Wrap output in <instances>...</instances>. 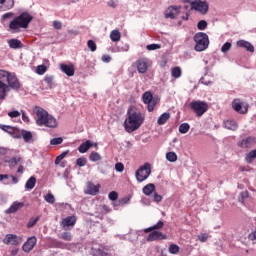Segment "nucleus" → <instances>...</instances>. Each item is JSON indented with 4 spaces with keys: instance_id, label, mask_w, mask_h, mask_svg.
Listing matches in <instances>:
<instances>
[{
    "instance_id": "obj_1",
    "label": "nucleus",
    "mask_w": 256,
    "mask_h": 256,
    "mask_svg": "<svg viewBox=\"0 0 256 256\" xmlns=\"http://www.w3.org/2000/svg\"><path fill=\"white\" fill-rule=\"evenodd\" d=\"M127 118L124 121V128L127 133H133V131H137L141 125H143V121H145V117L141 113V110L136 107H130L127 112Z\"/></svg>"
},
{
    "instance_id": "obj_2",
    "label": "nucleus",
    "mask_w": 256,
    "mask_h": 256,
    "mask_svg": "<svg viewBox=\"0 0 256 256\" xmlns=\"http://www.w3.org/2000/svg\"><path fill=\"white\" fill-rule=\"evenodd\" d=\"M34 113L36 114V125L39 127H49L50 129H55L57 127V119L53 117L45 109L36 106L34 108Z\"/></svg>"
},
{
    "instance_id": "obj_3",
    "label": "nucleus",
    "mask_w": 256,
    "mask_h": 256,
    "mask_svg": "<svg viewBox=\"0 0 256 256\" xmlns=\"http://www.w3.org/2000/svg\"><path fill=\"white\" fill-rule=\"evenodd\" d=\"M31 21H33V16L29 12H23L10 22L9 29L12 33H19L21 29H27Z\"/></svg>"
},
{
    "instance_id": "obj_4",
    "label": "nucleus",
    "mask_w": 256,
    "mask_h": 256,
    "mask_svg": "<svg viewBox=\"0 0 256 256\" xmlns=\"http://www.w3.org/2000/svg\"><path fill=\"white\" fill-rule=\"evenodd\" d=\"M194 41L196 43L194 49L199 53H201V51H205L209 47V36L205 32L196 33L194 35Z\"/></svg>"
},
{
    "instance_id": "obj_5",
    "label": "nucleus",
    "mask_w": 256,
    "mask_h": 256,
    "mask_svg": "<svg viewBox=\"0 0 256 256\" xmlns=\"http://www.w3.org/2000/svg\"><path fill=\"white\" fill-rule=\"evenodd\" d=\"M11 72L0 70V99H5L7 93H9V86H7V81Z\"/></svg>"
},
{
    "instance_id": "obj_6",
    "label": "nucleus",
    "mask_w": 256,
    "mask_h": 256,
    "mask_svg": "<svg viewBox=\"0 0 256 256\" xmlns=\"http://www.w3.org/2000/svg\"><path fill=\"white\" fill-rule=\"evenodd\" d=\"M190 108L192 109V111H194L197 117H203V115L207 113L209 105L201 100H193L190 103Z\"/></svg>"
},
{
    "instance_id": "obj_7",
    "label": "nucleus",
    "mask_w": 256,
    "mask_h": 256,
    "mask_svg": "<svg viewBox=\"0 0 256 256\" xmlns=\"http://www.w3.org/2000/svg\"><path fill=\"white\" fill-rule=\"evenodd\" d=\"M149 175H151V164L149 163H145L135 173L138 183H143V181L149 179Z\"/></svg>"
},
{
    "instance_id": "obj_8",
    "label": "nucleus",
    "mask_w": 256,
    "mask_h": 256,
    "mask_svg": "<svg viewBox=\"0 0 256 256\" xmlns=\"http://www.w3.org/2000/svg\"><path fill=\"white\" fill-rule=\"evenodd\" d=\"M186 3H190L191 9H194V11H198L202 15H205L207 11H209V3L207 1L203 0H185Z\"/></svg>"
},
{
    "instance_id": "obj_9",
    "label": "nucleus",
    "mask_w": 256,
    "mask_h": 256,
    "mask_svg": "<svg viewBox=\"0 0 256 256\" xmlns=\"http://www.w3.org/2000/svg\"><path fill=\"white\" fill-rule=\"evenodd\" d=\"M3 243L5 245H13V246L21 245V243H23V238L15 234H7L3 239Z\"/></svg>"
},
{
    "instance_id": "obj_10",
    "label": "nucleus",
    "mask_w": 256,
    "mask_h": 256,
    "mask_svg": "<svg viewBox=\"0 0 256 256\" xmlns=\"http://www.w3.org/2000/svg\"><path fill=\"white\" fill-rule=\"evenodd\" d=\"M7 87L9 89H13L14 91H19L21 89V83L19 82V79L15 75V73H10L7 80Z\"/></svg>"
},
{
    "instance_id": "obj_11",
    "label": "nucleus",
    "mask_w": 256,
    "mask_h": 256,
    "mask_svg": "<svg viewBox=\"0 0 256 256\" xmlns=\"http://www.w3.org/2000/svg\"><path fill=\"white\" fill-rule=\"evenodd\" d=\"M150 63L151 61L147 58L138 59L135 63L138 73L145 74V72L149 69Z\"/></svg>"
},
{
    "instance_id": "obj_12",
    "label": "nucleus",
    "mask_w": 256,
    "mask_h": 256,
    "mask_svg": "<svg viewBox=\"0 0 256 256\" xmlns=\"http://www.w3.org/2000/svg\"><path fill=\"white\" fill-rule=\"evenodd\" d=\"M143 101L145 105H147L149 112L153 111L155 109V105H157V102L153 100V94L151 92H145L143 94Z\"/></svg>"
},
{
    "instance_id": "obj_13",
    "label": "nucleus",
    "mask_w": 256,
    "mask_h": 256,
    "mask_svg": "<svg viewBox=\"0 0 256 256\" xmlns=\"http://www.w3.org/2000/svg\"><path fill=\"white\" fill-rule=\"evenodd\" d=\"M35 245H37V237H29L27 241L23 244L22 251H24V253H31V251L35 249Z\"/></svg>"
},
{
    "instance_id": "obj_14",
    "label": "nucleus",
    "mask_w": 256,
    "mask_h": 256,
    "mask_svg": "<svg viewBox=\"0 0 256 256\" xmlns=\"http://www.w3.org/2000/svg\"><path fill=\"white\" fill-rule=\"evenodd\" d=\"M232 109L241 115H245L248 111L247 105H243L240 99H234L232 102Z\"/></svg>"
},
{
    "instance_id": "obj_15",
    "label": "nucleus",
    "mask_w": 256,
    "mask_h": 256,
    "mask_svg": "<svg viewBox=\"0 0 256 256\" xmlns=\"http://www.w3.org/2000/svg\"><path fill=\"white\" fill-rule=\"evenodd\" d=\"M181 13V6H170L165 12L166 19H176Z\"/></svg>"
},
{
    "instance_id": "obj_16",
    "label": "nucleus",
    "mask_w": 256,
    "mask_h": 256,
    "mask_svg": "<svg viewBox=\"0 0 256 256\" xmlns=\"http://www.w3.org/2000/svg\"><path fill=\"white\" fill-rule=\"evenodd\" d=\"M76 223H77V216H67L62 220L61 227L67 230L69 229V227H74Z\"/></svg>"
},
{
    "instance_id": "obj_17",
    "label": "nucleus",
    "mask_w": 256,
    "mask_h": 256,
    "mask_svg": "<svg viewBox=\"0 0 256 256\" xmlns=\"http://www.w3.org/2000/svg\"><path fill=\"white\" fill-rule=\"evenodd\" d=\"M25 207V203L15 201L11 204V206L5 210L6 215H11V213H17L19 209H23Z\"/></svg>"
},
{
    "instance_id": "obj_18",
    "label": "nucleus",
    "mask_w": 256,
    "mask_h": 256,
    "mask_svg": "<svg viewBox=\"0 0 256 256\" xmlns=\"http://www.w3.org/2000/svg\"><path fill=\"white\" fill-rule=\"evenodd\" d=\"M163 239H167V235L161 231H153L147 237V241H161Z\"/></svg>"
},
{
    "instance_id": "obj_19",
    "label": "nucleus",
    "mask_w": 256,
    "mask_h": 256,
    "mask_svg": "<svg viewBox=\"0 0 256 256\" xmlns=\"http://www.w3.org/2000/svg\"><path fill=\"white\" fill-rule=\"evenodd\" d=\"M60 70L68 77H73V75H75V66H73V64H60Z\"/></svg>"
},
{
    "instance_id": "obj_20",
    "label": "nucleus",
    "mask_w": 256,
    "mask_h": 256,
    "mask_svg": "<svg viewBox=\"0 0 256 256\" xmlns=\"http://www.w3.org/2000/svg\"><path fill=\"white\" fill-rule=\"evenodd\" d=\"M256 143V138L255 137H248L241 142L238 143L239 147H242L243 149H249L253 147Z\"/></svg>"
},
{
    "instance_id": "obj_21",
    "label": "nucleus",
    "mask_w": 256,
    "mask_h": 256,
    "mask_svg": "<svg viewBox=\"0 0 256 256\" xmlns=\"http://www.w3.org/2000/svg\"><path fill=\"white\" fill-rule=\"evenodd\" d=\"M15 6V0H0V11H8Z\"/></svg>"
},
{
    "instance_id": "obj_22",
    "label": "nucleus",
    "mask_w": 256,
    "mask_h": 256,
    "mask_svg": "<svg viewBox=\"0 0 256 256\" xmlns=\"http://www.w3.org/2000/svg\"><path fill=\"white\" fill-rule=\"evenodd\" d=\"M237 46L241 47L242 49L248 50L250 53H255V47L251 42L245 41V40H240L237 42Z\"/></svg>"
},
{
    "instance_id": "obj_23",
    "label": "nucleus",
    "mask_w": 256,
    "mask_h": 256,
    "mask_svg": "<svg viewBox=\"0 0 256 256\" xmlns=\"http://www.w3.org/2000/svg\"><path fill=\"white\" fill-rule=\"evenodd\" d=\"M4 161H5V163H8L10 169H13V167H16V165L18 163H21V157L16 156V157L11 158L9 156H5Z\"/></svg>"
},
{
    "instance_id": "obj_24",
    "label": "nucleus",
    "mask_w": 256,
    "mask_h": 256,
    "mask_svg": "<svg viewBox=\"0 0 256 256\" xmlns=\"http://www.w3.org/2000/svg\"><path fill=\"white\" fill-rule=\"evenodd\" d=\"M86 193H87V195H97L99 193V186H97L91 182H88Z\"/></svg>"
},
{
    "instance_id": "obj_25",
    "label": "nucleus",
    "mask_w": 256,
    "mask_h": 256,
    "mask_svg": "<svg viewBox=\"0 0 256 256\" xmlns=\"http://www.w3.org/2000/svg\"><path fill=\"white\" fill-rule=\"evenodd\" d=\"M224 127L225 129H229L230 131H237V129L239 128V125L235 120H225Z\"/></svg>"
},
{
    "instance_id": "obj_26",
    "label": "nucleus",
    "mask_w": 256,
    "mask_h": 256,
    "mask_svg": "<svg viewBox=\"0 0 256 256\" xmlns=\"http://www.w3.org/2000/svg\"><path fill=\"white\" fill-rule=\"evenodd\" d=\"M142 193L149 197L151 194L155 193V184L150 183L143 187Z\"/></svg>"
},
{
    "instance_id": "obj_27",
    "label": "nucleus",
    "mask_w": 256,
    "mask_h": 256,
    "mask_svg": "<svg viewBox=\"0 0 256 256\" xmlns=\"http://www.w3.org/2000/svg\"><path fill=\"white\" fill-rule=\"evenodd\" d=\"M92 146L93 144L89 140H87L78 147V151L79 153H87Z\"/></svg>"
},
{
    "instance_id": "obj_28",
    "label": "nucleus",
    "mask_w": 256,
    "mask_h": 256,
    "mask_svg": "<svg viewBox=\"0 0 256 256\" xmlns=\"http://www.w3.org/2000/svg\"><path fill=\"white\" fill-rule=\"evenodd\" d=\"M171 118V114L169 112H164L162 115L159 116L157 123L158 125H165L167 121Z\"/></svg>"
},
{
    "instance_id": "obj_29",
    "label": "nucleus",
    "mask_w": 256,
    "mask_h": 256,
    "mask_svg": "<svg viewBox=\"0 0 256 256\" xmlns=\"http://www.w3.org/2000/svg\"><path fill=\"white\" fill-rule=\"evenodd\" d=\"M8 45L10 49H21V47H23V43H21V41L17 39H10L8 41Z\"/></svg>"
},
{
    "instance_id": "obj_30",
    "label": "nucleus",
    "mask_w": 256,
    "mask_h": 256,
    "mask_svg": "<svg viewBox=\"0 0 256 256\" xmlns=\"http://www.w3.org/2000/svg\"><path fill=\"white\" fill-rule=\"evenodd\" d=\"M110 39L113 43L121 41V32H119V30H112L110 33Z\"/></svg>"
},
{
    "instance_id": "obj_31",
    "label": "nucleus",
    "mask_w": 256,
    "mask_h": 256,
    "mask_svg": "<svg viewBox=\"0 0 256 256\" xmlns=\"http://www.w3.org/2000/svg\"><path fill=\"white\" fill-rule=\"evenodd\" d=\"M21 135L25 143H31V140L33 139V134L31 131L22 130Z\"/></svg>"
},
{
    "instance_id": "obj_32",
    "label": "nucleus",
    "mask_w": 256,
    "mask_h": 256,
    "mask_svg": "<svg viewBox=\"0 0 256 256\" xmlns=\"http://www.w3.org/2000/svg\"><path fill=\"white\" fill-rule=\"evenodd\" d=\"M37 183V179L34 177V176H32V177H30L28 180H27V182H26V184H25V187H26V189H28L29 191H31V189H34L35 188V184Z\"/></svg>"
},
{
    "instance_id": "obj_33",
    "label": "nucleus",
    "mask_w": 256,
    "mask_h": 256,
    "mask_svg": "<svg viewBox=\"0 0 256 256\" xmlns=\"http://www.w3.org/2000/svg\"><path fill=\"white\" fill-rule=\"evenodd\" d=\"M171 75L174 77V79H179V77L182 75L181 67L176 66L171 68Z\"/></svg>"
},
{
    "instance_id": "obj_34",
    "label": "nucleus",
    "mask_w": 256,
    "mask_h": 256,
    "mask_svg": "<svg viewBox=\"0 0 256 256\" xmlns=\"http://www.w3.org/2000/svg\"><path fill=\"white\" fill-rule=\"evenodd\" d=\"M189 129H191V126L189 125V123H182L179 126V133H181L182 135H185V133H189Z\"/></svg>"
},
{
    "instance_id": "obj_35",
    "label": "nucleus",
    "mask_w": 256,
    "mask_h": 256,
    "mask_svg": "<svg viewBox=\"0 0 256 256\" xmlns=\"http://www.w3.org/2000/svg\"><path fill=\"white\" fill-rule=\"evenodd\" d=\"M162 227H163V221L160 220L157 222V224L153 225L152 227L146 228L144 230V233H149L155 229H162Z\"/></svg>"
},
{
    "instance_id": "obj_36",
    "label": "nucleus",
    "mask_w": 256,
    "mask_h": 256,
    "mask_svg": "<svg viewBox=\"0 0 256 256\" xmlns=\"http://www.w3.org/2000/svg\"><path fill=\"white\" fill-rule=\"evenodd\" d=\"M254 159H256V150L250 151L245 158L247 163H253Z\"/></svg>"
},
{
    "instance_id": "obj_37",
    "label": "nucleus",
    "mask_w": 256,
    "mask_h": 256,
    "mask_svg": "<svg viewBox=\"0 0 256 256\" xmlns=\"http://www.w3.org/2000/svg\"><path fill=\"white\" fill-rule=\"evenodd\" d=\"M166 159L170 163H175V161H177V153H175V152L166 153Z\"/></svg>"
},
{
    "instance_id": "obj_38",
    "label": "nucleus",
    "mask_w": 256,
    "mask_h": 256,
    "mask_svg": "<svg viewBox=\"0 0 256 256\" xmlns=\"http://www.w3.org/2000/svg\"><path fill=\"white\" fill-rule=\"evenodd\" d=\"M92 255L93 256H107V252L101 248L98 249H93L92 250Z\"/></svg>"
},
{
    "instance_id": "obj_39",
    "label": "nucleus",
    "mask_w": 256,
    "mask_h": 256,
    "mask_svg": "<svg viewBox=\"0 0 256 256\" xmlns=\"http://www.w3.org/2000/svg\"><path fill=\"white\" fill-rule=\"evenodd\" d=\"M90 161L96 163V161H101V154L97 152H92L89 156Z\"/></svg>"
},
{
    "instance_id": "obj_40",
    "label": "nucleus",
    "mask_w": 256,
    "mask_h": 256,
    "mask_svg": "<svg viewBox=\"0 0 256 256\" xmlns=\"http://www.w3.org/2000/svg\"><path fill=\"white\" fill-rule=\"evenodd\" d=\"M0 129H2V131H5L6 133H9L10 135H13V133H15L13 127L8 125L0 124Z\"/></svg>"
},
{
    "instance_id": "obj_41",
    "label": "nucleus",
    "mask_w": 256,
    "mask_h": 256,
    "mask_svg": "<svg viewBox=\"0 0 256 256\" xmlns=\"http://www.w3.org/2000/svg\"><path fill=\"white\" fill-rule=\"evenodd\" d=\"M69 155V150L62 152L55 160V164L59 165V161H63Z\"/></svg>"
},
{
    "instance_id": "obj_42",
    "label": "nucleus",
    "mask_w": 256,
    "mask_h": 256,
    "mask_svg": "<svg viewBox=\"0 0 256 256\" xmlns=\"http://www.w3.org/2000/svg\"><path fill=\"white\" fill-rule=\"evenodd\" d=\"M44 199L50 205H53V203H55V196L53 194H51V193L46 194L44 196Z\"/></svg>"
},
{
    "instance_id": "obj_43",
    "label": "nucleus",
    "mask_w": 256,
    "mask_h": 256,
    "mask_svg": "<svg viewBox=\"0 0 256 256\" xmlns=\"http://www.w3.org/2000/svg\"><path fill=\"white\" fill-rule=\"evenodd\" d=\"M168 250L171 255H177V253H179V247L176 244H171Z\"/></svg>"
},
{
    "instance_id": "obj_44",
    "label": "nucleus",
    "mask_w": 256,
    "mask_h": 256,
    "mask_svg": "<svg viewBox=\"0 0 256 256\" xmlns=\"http://www.w3.org/2000/svg\"><path fill=\"white\" fill-rule=\"evenodd\" d=\"M47 72V66L45 65H39L36 68V73L38 75H45V73Z\"/></svg>"
},
{
    "instance_id": "obj_45",
    "label": "nucleus",
    "mask_w": 256,
    "mask_h": 256,
    "mask_svg": "<svg viewBox=\"0 0 256 256\" xmlns=\"http://www.w3.org/2000/svg\"><path fill=\"white\" fill-rule=\"evenodd\" d=\"M60 239H63L64 241H72L73 235H71V232H64L61 234Z\"/></svg>"
},
{
    "instance_id": "obj_46",
    "label": "nucleus",
    "mask_w": 256,
    "mask_h": 256,
    "mask_svg": "<svg viewBox=\"0 0 256 256\" xmlns=\"http://www.w3.org/2000/svg\"><path fill=\"white\" fill-rule=\"evenodd\" d=\"M78 167H85L87 165V158L80 157L76 160Z\"/></svg>"
},
{
    "instance_id": "obj_47",
    "label": "nucleus",
    "mask_w": 256,
    "mask_h": 256,
    "mask_svg": "<svg viewBox=\"0 0 256 256\" xmlns=\"http://www.w3.org/2000/svg\"><path fill=\"white\" fill-rule=\"evenodd\" d=\"M199 31H205L207 29V21L200 20L197 24Z\"/></svg>"
},
{
    "instance_id": "obj_48",
    "label": "nucleus",
    "mask_w": 256,
    "mask_h": 256,
    "mask_svg": "<svg viewBox=\"0 0 256 256\" xmlns=\"http://www.w3.org/2000/svg\"><path fill=\"white\" fill-rule=\"evenodd\" d=\"M87 45H88V48L90 49V51H92V52L97 51V44L95 43V41L88 40Z\"/></svg>"
},
{
    "instance_id": "obj_49",
    "label": "nucleus",
    "mask_w": 256,
    "mask_h": 256,
    "mask_svg": "<svg viewBox=\"0 0 256 256\" xmlns=\"http://www.w3.org/2000/svg\"><path fill=\"white\" fill-rule=\"evenodd\" d=\"M247 197H249V192L248 191L241 192L240 196L238 198L239 203H245V199H247Z\"/></svg>"
},
{
    "instance_id": "obj_50",
    "label": "nucleus",
    "mask_w": 256,
    "mask_h": 256,
    "mask_svg": "<svg viewBox=\"0 0 256 256\" xmlns=\"http://www.w3.org/2000/svg\"><path fill=\"white\" fill-rule=\"evenodd\" d=\"M108 199H110V201H117L119 194L116 191H112L108 194Z\"/></svg>"
},
{
    "instance_id": "obj_51",
    "label": "nucleus",
    "mask_w": 256,
    "mask_h": 256,
    "mask_svg": "<svg viewBox=\"0 0 256 256\" xmlns=\"http://www.w3.org/2000/svg\"><path fill=\"white\" fill-rule=\"evenodd\" d=\"M115 171H117L118 173H123V171H125V165H123V163L121 162L116 163Z\"/></svg>"
},
{
    "instance_id": "obj_52",
    "label": "nucleus",
    "mask_w": 256,
    "mask_h": 256,
    "mask_svg": "<svg viewBox=\"0 0 256 256\" xmlns=\"http://www.w3.org/2000/svg\"><path fill=\"white\" fill-rule=\"evenodd\" d=\"M63 143V138L56 137L50 140V145H61Z\"/></svg>"
},
{
    "instance_id": "obj_53",
    "label": "nucleus",
    "mask_w": 256,
    "mask_h": 256,
    "mask_svg": "<svg viewBox=\"0 0 256 256\" xmlns=\"http://www.w3.org/2000/svg\"><path fill=\"white\" fill-rule=\"evenodd\" d=\"M39 221V216L36 218H31L27 224L28 229H31V227L37 225V222Z\"/></svg>"
},
{
    "instance_id": "obj_54",
    "label": "nucleus",
    "mask_w": 256,
    "mask_h": 256,
    "mask_svg": "<svg viewBox=\"0 0 256 256\" xmlns=\"http://www.w3.org/2000/svg\"><path fill=\"white\" fill-rule=\"evenodd\" d=\"M148 51H157V49H161V45L159 44H149L146 46Z\"/></svg>"
},
{
    "instance_id": "obj_55",
    "label": "nucleus",
    "mask_w": 256,
    "mask_h": 256,
    "mask_svg": "<svg viewBox=\"0 0 256 256\" xmlns=\"http://www.w3.org/2000/svg\"><path fill=\"white\" fill-rule=\"evenodd\" d=\"M230 49H231V42H226L221 47V52L222 53H227V51H229Z\"/></svg>"
},
{
    "instance_id": "obj_56",
    "label": "nucleus",
    "mask_w": 256,
    "mask_h": 256,
    "mask_svg": "<svg viewBox=\"0 0 256 256\" xmlns=\"http://www.w3.org/2000/svg\"><path fill=\"white\" fill-rule=\"evenodd\" d=\"M8 116H10L12 119H15L17 117H21V112L14 110L8 113Z\"/></svg>"
},
{
    "instance_id": "obj_57",
    "label": "nucleus",
    "mask_w": 256,
    "mask_h": 256,
    "mask_svg": "<svg viewBox=\"0 0 256 256\" xmlns=\"http://www.w3.org/2000/svg\"><path fill=\"white\" fill-rule=\"evenodd\" d=\"M199 241H201V243H205V241H207L209 239V235H207L206 233H202L198 236Z\"/></svg>"
},
{
    "instance_id": "obj_58",
    "label": "nucleus",
    "mask_w": 256,
    "mask_h": 256,
    "mask_svg": "<svg viewBox=\"0 0 256 256\" xmlns=\"http://www.w3.org/2000/svg\"><path fill=\"white\" fill-rule=\"evenodd\" d=\"M15 14L13 12H7L5 13L3 16H2V21H7V19H12V17L14 16Z\"/></svg>"
},
{
    "instance_id": "obj_59",
    "label": "nucleus",
    "mask_w": 256,
    "mask_h": 256,
    "mask_svg": "<svg viewBox=\"0 0 256 256\" xmlns=\"http://www.w3.org/2000/svg\"><path fill=\"white\" fill-rule=\"evenodd\" d=\"M139 238V234H137V233H135V232H131L130 234H129V240L130 241H137V239Z\"/></svg>"
},
{
    "instance_id": "obj_60",
    "label": "nucleus",
    "mask_w": 256,
    "mask_h": 256,
    "mask_svg": "<svg viewBox=\"0 0 256 256\" xmlns=\"http://www.w3.org/2000/svg\"><path fill=\"white\" fill-rule=\"evenodd\" d=\"M153 198L156 203H161V201H163V196L157 194L156 192L154 193Z\"/></svg>"
},
{
    "instance_id": "obj_61",
    "label": "nucleus",
    "mask_w": 256,
    "mask_h": 256,
    "mask_svg": "<svg viewBox=\"0 0 256 256\" xmlns=\"http://www.w3.org/2000/svg\"><path fill=\"white\" fill-rule=\"evenodd\" d=\"M22 114V120L24 121V123H29L30 119L29 116H27V114L25 113V111H21Z\"/></svg>"
},
{
    "instance_id": "obj_62",
    "label": "nucleus",
    "mask_w": 256,
    "mask_h": 256,
    "mask_svg": "<svg viewBox=\"0 0 256 256\" xmlns=\"http://www.w3.org/2000/svg\"><path fill=\"white\" fill-rule=\"evenodd\" d=\"M103 63H110L111 62V56L109 55H103L102 56Z\"/></svg>"
},
{
    "instance_id": "obj_63",
    "label": "nucleus",
    "mask_w": 256,
    "mask_h": 256,
    "mask_svg": "<svg viewBox=\"0 0 256 256\" xmlns=\"http://www.w3.org/2000/svg\"><path fill=\"white\" fill-rule=\"evenodd\" d=\"M53 27H54V29H61V27H63V25L61 24L60 21H54Z\"/></svg>"
},
{
    "instance_id": "obj_64",
    "label": "nucleus",
    "mask_w": 256,
    "mask_h": 256,
    "mask_svg": "<svg viewBox=\"0 0 256 256\" xmlns=\"http://www.w3.org/2000/svg\"><path fill=\"white\" fill-rule=\"evenodd\" d=\"M9 153V150L5 147H0V155H7Z\"/></svg>"
}]
</instances>
